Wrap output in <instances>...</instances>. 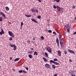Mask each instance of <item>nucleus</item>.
I'll use <instances>...</instances> for the list:
<instances>
[{
	"mask_svg": "<svg viewBox=\"0 0 76 76\" xmlns=\"http://www.w3.org/2000/svg\"><path fill=\"white\" fill-rule=\"evenodd\" d=\"M8 34L9 35L12 37V38H13L15 37V35L13 34V33H12V31H8Z\"/></svg>",
	"mask_w": 76,
	"mask_h": 76,
	"instance_id": "3",
	"label": "nucleus"
},
{
	"mask_svg": "<svg viewBox=\"0 0 76 76\" xmlns=\"http://www.w3.org/2000/svg\"><path fill=\"white\" fill-rule=\"evenodd\" d=\"M2 16L4 17V18H6V15H5L4 14V13Z\"/></svg>",
	"mask_w": 76,
	"mask_h": 76,
	"instance_id": "39",
	"label": "nucleus"
},
{
	"mask_svg": "<svg viewBox=\"0 0 76 76\" xmlns=\"http://www.w3.org/2000/svg\"><path fill=\"white\" fill-rule=\"evenodd\" d=\"M57 32H58V31H57Z\"/></svg>",
	"mask_w": 76,
	"mask_h": 76,
	"instance_id": "58",
	"label": "nucleus"
},
{
	"mask_svg": "<svg viewBox=\"0 0 76 76\" xmlns=\"http://www.w3.org/2000/svg\"><path fill=\"white\" fill-rule=\"evenodd\" d=\"M74 19L76 20V17H75L74 18Z\"/></svg>",
	"mask_w": 76,
	"mask_h": 76,
	"instance_id": "54",
	"label": "nucleus"
},
{
	"mask_svg": "<svg viewBox=\"0 0 76 76\" xmlns=\"http://www.w3.org/2000/svg\"><path fill=\"white\" fill-rule=\"evenodd\" d=\"M22 27H21V29H22Z\"/></svg>",
	"mask_w": 76,
	"mask_h": 76,
	"instance_id": "56",
	"label": "nucleus"
},
{
	"mask_svg": "<svg viewBox=\"0 0 76 76\" xmlns=\"http://www.w3.org/2000/svg\"><path fill=\"white\" fill-rule=\"evenodd\" d=\"M48 31L49 32H50V33H51L52 32V31H51V30H48Z\"/></svg>",
	"mask_w": 76,
	"mask_h": 76,
	"instance_id": "37",
	"label": "nucleus"
},
{
	"mask_svg": "<svg viewBox=\"0 0 76 76\" xmlns=\"http://www.w3.org/2000/svg\"><path fill=\"white\" fill-rule=\"evenodd\" d=\"M68 51L69 53H71V54H75V52H74L73 50H72L70 49H68Z\"/></svg>",
	"mask_w": 76,
	"mask_h": 76,
	"instance_id": "6",
	"label": "nucleus"
},
{
	"mask_svg": "<svg viewBox=\"0 0 76 76\" xmlns=\"http://www.w3.org/2000/svg\"><path fill=\"white\" fill-rule=\"evenodd\" d=\"M45 31H48V30H47V29H45Z\"/></svg>",
	"mask_w": 76,
	"mask_h": 76,
	"instance_id": "53",
	"label": "nucleus"
},
{
	"mask_svg": "<svg viewBox=\"0 0 76 76\" xmlns=\"http://www.w3.org/2000/svg\"><path fill=\"white\" fill-rule=\"evenodd\" d=\"M37 18L38 19H41V16L38 15L37 16Z\"/></svg>",
	"mask_w": 76,
	"mask_h": 76,
	"instance_id": "26",
	"label": "nucleus"
},
{
	"mask_svg": "<svg viewBox=\"0 0 76 76\" xmlns=\"http://www.w3.org/2000/svg\"><path fill=\"white\" fill-rule=\"evenodd\" d=\"M59 37L61 46V47H63V42L62 41V40L61 39V38H62L61 35H59Z\"/></svg>",
	"mask_w": 76,
	"mask_h": 76,
	"instance_id": "1",
	"label": "nucleus"
},
{
	"mask_svg": "<svg viewBox=\"0 0 76 76\" xmlns=\"http://www.w3.org/2000/svg\"><path fill=\"white\" fill-rule=\"evenodd\" d=\"M23 25V22H21V25H20V26L21 27H22V26Z\"/></svg>",
	"mask_w": 76,
	"mask_h": 76,
	"instance_id": "27",
	"label": "nucleus"
},
{
	"mask_svg": "<svg viewBox=\"0 0 76 76\" xmlns=\"http://www.w3.org/2000/svg\"><path fill=\"white\" fill-rule=\"evenodd\" d=\"M2 18H3V17L0 18V22H2L3 20Z\"/></svg>",
	"mask_w": 76,
	"mask_h": 76,
	"instance_id": "28",
	"label": "nucleus"
},
{
	"mask_svg": "<svg viewBox=\"0 0 76 76\" xmlns=\"http://www.w3.org/2000/svg\"><path fill=\"white\" fill-rule=\"evenodd\" d=\"M56 42H57V43L58 42H59V40H58V38H57L56 40Z\"/></svg>",
	"mask_w": 76,
	"mask_h": 76,
	"instance_id": "22",
	"label": "nucleus"
},
{
	"mask_svg": "<svg viewBox=\"0 0 76 76\" xmlns=\"http://www.w3.org/2000/svg\"><path fill=\"white\" fill-rule=\"evenodd\" d=\"M1 31H0V35H3V34H4V32L2 28H1Z\"/></svg>",
	"mask_w": 76,
	"mask_h": 76,
	"instance_id": "11",
	"label": "nucleus"
},
{
	"mask_svg": "<svg viewBox=\"0 0 76 76\" xmlns=\"http://www.w3.org/2000/svg\"><path fill=\"white\" fill-rule=\"evenodd\" d=\"M25 16H26V17H27V18H29L30 17H31V15H28L27 14H25Z\"/></svg>",
	"mask_w": 76,
	"mask_h": 76,
	"instance_id": "12",
	"label": "nucleus"
},
{
	"mask_svg": "<svg viewBox=\"0 0 76 76\" xmlns=\"http://www.w3.org/2000/svg\"><path fill=\"white\" fill-rule=\"evenodd\" d=\"M73 34V35H75V34H76V32H75Z\"/></svg>",
	"mask_w": 76,
	"mask_h": 76,
	"instance_id": "47",
	"label": "nucleus"
},
{
	"mask_svg": "<svg viewBox=\"0 0 76 76\" xmlns=\"http://www.w3.org/2000/svg\"><path fill=\"white\" fill-rule=\"evenodd\" d=\"M35 37H33V41H34V40H35Z\"/></svg>",
	"mask_w": 76,
	"mask_h": 76,
	"instance_id": "44",
	"label": "nucleus"
},
{
	"mask_svg": "<svg viewBox=\"0 0 76 76\" xmlns=\"http://www.w3.org/2000/svg\"><path fill=\"white\" fill-rule=\"evenodd\" d=\"M57 76V74H55L53 76Z\"/></svg>",
	"mask_w": 76,
	"mask_h": 76,
	"instance_id": "46",
	"label": "nucleus"
},
{
	"mask_svg": "<svg viewBox=\"0 0 76 76\" xmlns=\"http://www.w3.org/2000/svg\"><path fill=\"white\" fill-rule=\"evenodd\" d=\"M72 7L73 8V9H75V8L76 7V6L75 5H74Z\"/></svg>",
	"mask_w": 76,
	"mask_h": 76,
	"instance_id": "40",
	"label": "nucleus"
},
{
	"mask_svg": "<svg viewBox=\"0 0 76 76\" xmlns=\"http://www.w3.org/2000/svg\"><path fill=\"white\" fill-rule=\"evenodd\" d=\"M43 59L44 61H45V62H47L48 61V60L44 57H43Z\"/></svg>",
	"mask_w": 76,
	"mask_h": 76,
	"instance_id": "13",
	"label": "nucleus"
},
{
	"mask_svg": "<svg viewBox=\"0 0 76 76\" xmlns=\"http://www.w3.org/2000/svg\"><path fill=\"white\" fill-rule=\"evenodd\" d=\"M27 42L28 44H30V42H31V41H30V40H28Z\"/></svg>",
	"mask_w": 76,
	"mask_h": 76,
	"instance_id": "38",
	"label": "nucleus"
},
{
	"mask_svg": "<svg viewBox=\"0 0 76 76\" xmlns=\"http://www.w3.org/2000/svg\"><path fill=\"white\" fill-rule=\"evenodd\" d=\"M41 38L42 39V40H43V39H44V37L43 36H42L41 37Z\"/></svg>",
	"mask_w": 76,
	"mask_h": 76,
	"instance_id": "35",
	"label": "nucleus"
},
{
	"mask_svg": "<svg viewBox=\"0 0 76 76\" xmlns=\"http://www.w3.org/2000/svg\"><path fill=\"white\" fill-rule=\"evenodd\" d=\"M35 12H36V13H38V9L35 10Z\"/></svg>",
	"mask_w": 76,
	"mask_h": 76,
	"instance_id": "34",
	"label": "nucleus"
},
{
	"mask_svg": "<svg viewBox=\"0 0 76 76\" xmlns=\"http://www.w3.org/2000/svg\"><path fill=\"white\" fill-rule=\"evenodd\" d=\"M9 40L10 41H12V37H10V38H9Z\"/></svg>",
	"mask_w": 76,
	"mask_h": 76,
	"instance_id": "33",
	"label": "nucleus"
},
{
	"mask_svg": "<svg viewBox=\"0 0 76 76\" xmlns=\"http://www.w3.org/2000/svg\"><path fill=\"white\" fill-rule=\"evenodd\" d=\"M58 54L59 56L61 57V53L59 50H58L57 51Z\"/></svg>",
	"mask_w": 76,
	"mask_h": 76,
	"instance_id": "10",
	"label": "nucleus"
},
{
	"mask_svg": "<svg viewBox=\"0 0 76 76\" xmlns=\"http://www.w3.org/2000/svg\"><path fill=\"white\" fill-rule=\"evenodd\" d=\"M52 66V68L55 69L56 68V66L54 64H53Z\"/></svg>",
	"mask_w": 76,
	"mask_h": 76,
	"instance_id": "17",
	"label": "nucleus"
},
{
	"mask_svg": "<svg viewBox=\"0 0 76 76\" xmlns=\"http://www.w3.org/2000/svg\"><path fill=\"white\" fill-rule=\"evenodd\" d=\"M56 8L57 9V10L58 12H60L61 11V8L58 6V5L56 6Z\"/></svg>",
	"mask_w": 76,
	"mask_h": 76,
	"instance_id": "9",
	"label": "nucleus"
},
{
	"mask_svg": "<svg viewBox=\"0 0 76 76\" xmlns=\"http://www.w3.org/2000/svg\"><path fill=\"white\" fill-rule=\"evenodd\" d=\"M23 73H27V72L26 71H25L24 70H23Z\"/></svg>",
	"mask_w": 76,
	"mask_h": 76,
	"instance_id": "32",
	"label": "nucleus"
},
{
	"mask_svg": "<svg viewBox=\"0 0 76 76\" xmlns=\"http://www.w3.org/2000/svg\"><path fill=\"white\" fill-rule=\"evenodd\" d=\"M69 61L70 62H72V60L71 59H69Z\"/></svg>",
	"mask_w": 76,
	"mask_h": 76,
	"instance_id": "55",
	"label": "nucleus"
},
{
	"mask_svg": "<svg viewBox=\"0 0 76 76\" xmlns=\"http://www.w3.org/2000/svg\"><path fill=\"white\" fill-rule=\"evenodd\" d=\"M29 54H33V52H32V51H31L29 52Z\"/></svg>",
	"mask_w": 76,
	"mask_h": 76,
	"instance_id": "43",
	"label": "nucleus"
},
{
	"mask_svg": "<svg viewBox=\"0 0 76 76\" xmlns=\"http://www.w3.org/2000/svg\"><path fill=\"white\" fill-rule=\"evenodd\" d=\"M30 49L31 50H34V48H30Z\"/></svg>",
	"mask_w": 76,
	"mask_h": 76,
	"instance_id": "48",
	"label": "nucleus"
},
{
	"mask_svg": "<svg viewBox=\"0 0 76 76\" xmlns=\"http://www.w3.org/2000/svg\"><path fill=\"white\" fill-rule=\"evenodd\" d=\"M26 70H28V69H28V67H27V68H26Z\"/></svg>",
	"mask_w": 76,
	"mask_h": 76,
	"instance_id": "51",
	"label": "nucleus"
},
{
	"mask_svg": "<svg viewBox=\"0 0 76 76\" xmlns=\"http://www.w3.org/2000/svg\"><path fill=\"white\" fill-rule=\"evenodd\" d=\"M10 46L12 48H13V50L14 51H15V50H16V49H17V47H16V46L15 45H12V44H10Z\"/></svg>",
	"mask_w": 76,
	"mask_h": 76,
	"instance_id": "2",
	"label": "nucleus"
},
{
	"mask_svg": "<svg viewBox=\"0 0 76 76\" xmlns=\"http://www.w3.org/2000/svg\"><path fill=\"white\" fill-rule=\"evenodd\" d=\"M46 50L48 52H49L50 53H52V50H51V48L50 47H48L46 48Z\"/></svg>",
	"mask_w": 76,
	"mask_h": 76,
	"instance_id": "4",
	"label": "nucleus"
},
{
	"mask_svg": "<svg viewBox=\"0 0 76 76\" xmlns=\"http://www.w3.org/2000/svg\"><path fill=\"white\" fill-rule=\"evenodd\" d=\"M28 57L30 58H32V55L31 54L28 55Z\"/></svg>",
	"mask_w": 76,
	"mask_h": 76,
	"instance_id": "19",
	"label": "nucleus"
},
{
	"mask_svg": "<svg viewBox=\"0 0 76 76\" xmlns=\"http://www.w3.org/2000/svg\"><path fill=\"white\" fill-rule=\"evenodd\" d=\"M19 60V58H16L15 59L14 61H18Z\"/></svg>",
	"mask_w": 76,
	"mask_h": 76,
	"instance_id": "20",
	"label": "nucleus"
},
{
	"mask_svg": "<svg viewBox=\"0 0 76 76\" xmlns=\"http://www.w3.org/2000/svg\"><path fill=\"white\" fill-rule=\"evenodd\" d=\"M54 1H56L57 3H58L59 2V1H60V0H53Z\"/></svg>",
	"mask_w": 76,
	"mask_h": 76,
	"instance_id": "30",
	"label": "nucleus"
},
{
	"mask_svg": "<svg viewBox=\"0 0 76 76\" xmlns=\"http://www.w3.org/2000/svg\"><path fill=\"white\" fill-rule=\"evenodd\" d=\"M53 7L54 9H56V7H57V6H56L55 5H54L53 6Z\"/></svg>",
	"mask_w": 76,
	"mask_h": 76,
	"instance_id": "36",
	"label": "nucleus"
},
{
	"mask_svg": "<svg viewBox=\"0 0 76 76\" xmlns=\"http://www.w3.org/2000/svg\"><path fill=\"white\" fill-rule=\"evenodd\" d=\"M39 2H41V0H38Z\"/></svg>",
	"mask_w": 76,
	"mask_h": 76,
	"instance_id": "52",
	"label": "nucleus"
},
{
	"mask_svg": "<svg viewBox=\"0 0 76 76\" xmlns=\"http://www.w3.org/2000/svg\"><path fill=\"white\" fill-rule=\"evenodd\" d=\"M0 14L1 15V16H3V14H4V13H3V12H0Z\"/></svg>",
	"mask_w": 76,
	"mask_h": 76,
	"instance_id": "31",
	"label": "nucleus"
},
{
	"mask_svg": "<svg viewBox=\"0 0 76 76\" xmlns=\"http://www.w3.org/2000/svg\"><path fill=\"white\" fill-rule=\"evenodd\" d=\"M0 17H1V15H0Z\"/></svg>",
	"mask_w": 76,
	"mask_h": 76,
	"instance_id": "57",
	"label": "nucleus"
},
{
	"mask_svg": "<svg viewBox=\"0 0 76 76\" xmlns=\"http://www.w3.org/2000/svg\"><path fill=\"white\" fill-rule=\"evenodd\" d=\"M50 63H54V64L55 65H59V63H58L57 62H55L54 61H53V60H51L50 61Z\"/></svg>",
	"mask_w": 76,
	"mask_h": 76,
	"instance_id": "5",
	"label": "nucleus"
},
{
	"mask_svg": "<svg viewBox=\"0 0 76 76\" xmlns=\"http://www.w3.org/2000/svg\"><path fill=\"white\" fill-rule=\"evenodd\" d=\"M64 53L66 55L67 54V51L66 50H64Z\"/></svg>",
	"mask_w": 76,
	"mask_h": 76,
	"instance_id": "29",
	"label": "nucleus"
},
{
	"mask_svg": "<svg viewBox=\"0 0 76 76\" xmlns=\"http://www.w3.org/2000/svg\"><path fill=\"white\" fill-rule=\"evenodd\" d=\"M45 66L46 67H47V68H48V69H50V68L51 67V66H50V65L48 64H46Z\"/></svg>",
	"mask_w": 76,
	"mask_h": 76,
	"instance_id": "8",
	"label": "nucleus"
},
{
	"mask_svg": "<svg viewBox=\"0 0 76 76\" xmlns=\"http://www.w3.org/2000/svg\"><path fill=\"white\" fill-rule=\"evenodd\" d=\"M31 12H32V13H35V10L34 9H31Z\"/></svg>",
	"mask_w": 76,
	"mask_h": 76,
	"instance_id": "15",
	"label": "nucleus"
},
{
	"mask_svg": "<svg viewBox=\"0 0 76 76\" xmlns=\"http://www.w3.org/2000/svg\"><path fill=\"white\" fill-rule=\"evenodd\" d=\"M65 28H66V29H70V26H69V25L67 24H66V25L64 26Z\"/></svg>",
	"mask_w": 76,
	"mask_h": 76,
	"instance_id": "7",
	"label": "nucleus"
},
{
	"mask_svg": "<svg viewBox=\"0 0 76 76\" xmlns=\"http://www.w3.org/2000/svg\"><path fill=\"white\" fill-rule=\"evenodd\" d=\"M72 76H76V75L75 74H73L72 75Z\"/></svg>",
	"mask_w": 76,
	"mask_h": 76,
	"instance_id": "49",
	"label": "nucleus"
},
{
	"mask_svg": "<svg viewBox=\"0 0 76 76\" xmlns=\"http://www.w3.org/2000/svg\"><path fill=\"white\" fill-rule=\"evenodd\" d=\"M18 72H19V73H22L23 72V71L22 70H20Z\"/></svg>",
	"mask_w": 76,
	"mask_h": 76,
	"instance_id": "25",
	"label": "nucleus"
},
{
	"mask_svg": "<svg viewBox=\"0 0 76 76\" xmlns=\"http://www.w3.org/2000/svg\"><path fill=\"white\" fill-rule=\"evenodd\" d=\"M5 9L7 11L9 10V7H6Z\"/></svg>",
	"mask_w": 76,
	"mask_h": 76,
	"instance_id": "21",
	"label": "nucleus"
},
{
	"mask_svg": "<svg viewBox=\"0 0 76 76\" xmlns=\"http://www.w3.org/2000/svg\"><path fill=\"white\" fill-rule=\"evenodd\" d=\"M53 34H56V32H55V31L53 32Z\"/></svg>",
	"mask_w": 76,
	"mask_h": 76,
	"instance_id": "45",
	"label": "nucleus"
},
{
	"mask_svg": "<svg viewBox=\"0 0 76 76\" xmlns=\"http://www.w3.org/2000/svg\"><path fill=\"white\" fill-rule=\"evenodd\" d=\"M45 55L46 57H48V53H47L45 52Z\"/></svg>",
	"mask_w": 76,
	"mask_h": 76,
	"instance_id": "24",
	"label": "nucleus"
},
{
	"mask_svg": "<svg viewBox=\"0 0 76 76\" xmlns=\"http://www.w3.org/2000/svg\"><path fill=\"white\" fill-rule=\"evenodd\" d=\"M57 45H58V47H60L59 42L57 43Z\"/></svg>",
	"mask_w": 76,
	"mask_h": 76,
	"instance_id": "42",
	"label": "nucleus"
},
{
	"mask_svg": "<svg viewBox=\"0 0 76 76\" xmlns=\"http://www.w3.org/2000/svg\"><path fill=\"white\" fill-rule=\"evenodd\" d=\"M31 20L32 22H34L35 23H37V21L35 19H34L32 18L31 19Z\"/></svg>",
	"mask_w": 76,
	"mask_h": 76,
	"instance_id": "14",
	"label": "nucleus"
},
{
	"mask_svg": "<svg viewBox=\"0 0 76 76\" xmlns=\"http://www.w3.org/2000/svg\"><path fill=\"white\" fill-rule=\"evenodd\" d=\"M34 56H37L38 55V53L37 52H35L34 53Z\"/></svg>",
	"mask_w": 76,
	"mask_h": 76,
	"instance_id": "18",
	"label": "nucleus"
},
{
	"mask_svg": "<svg viewBox=\"0 0 76 76\" xmlns=\"http://www.w3.org/2000/svg\"><path fill=\"white\" fill-rule=\"evenodd\" d=\"M10 59L11 60L12 59V57H10Z\"/></svg>",
	"mask_w": 76,
	"mask_h": 76,
	"instance_id": "50",
	"label": "nucleus"
},
{
	"mask_svg": "<svg viewBox=\"0 0 76 76\" xmlns=\"http://www.w3.org/2000/svg\"><path fill=\"white\" fill-rule=\"evenodd\" d=\"M53 61H58V60L56 58H54L53 59Z\"/></svg>",
	"mask_w": 76,
	"mask_h": 76,
	"instance_id": "23",
	"label": "nucleus"
},
{
	"mask_svg": "<svg viewBox=\"0 0 76 76\" xmlns=\"http://www.w3.org/2000/svg\"><path fill=\"white\" fill-rule=\"evenodd\" d=\"M69 73L70 74H71V75H72V74H74V72L73 71L70 70L69 71Z\"/></svg>",
	"mask_w": 76,
	"mask_h": 76,
	"instance_id": "16",
	"label": "nucleus"
},
{
	"mask_svg": "<svg viewBox=\"0 0 76 76\" xmlns=\"http://www.w3.org/2000/svg\"><path fill=\"white\" fill-rule=\"evenodd\" d=\"M67 29V32H69L70 33V32L69 31L70 29Z\"/></svg>",
	"mask_w": 76,
	"mask_h": 76,
	"instance_id": "41",
	"label": "nucleus"
}]
</instances>
